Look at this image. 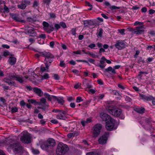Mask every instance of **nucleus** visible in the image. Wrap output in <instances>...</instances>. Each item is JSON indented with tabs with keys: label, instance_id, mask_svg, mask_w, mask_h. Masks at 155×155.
I'll use <instances>...</instances> for the list:
<instances>
[{
	"label": "nucleus",
	"instance_id": "obj_34",
	"mask_svg": "<svg viewBox=\"0 0 155 155\" xmlns=\"http://www.w3.org/2000/svg\"><path fill=\"white\" fill-rule=\"evenodd\" d=\"M60 25L63 28H65L67 27L65 23L63 22H61L60 23Z\"/></svg>",
	"mask_w": 155,
	"mask_h": 155
},
{
	"label": "nucleus",
	"instance_id": "obj_51",
	"mask_svg": "<svg viewBox=\"0 0 155 155\" xmlns=\"http://www.w3.org/2000/svg\"><path fill=\"white\" fill-rule=\"evenodd\" d=\"M96 46L94 44H90L88 46V47L91 48H93L94 47H95Z\"/></svg>",
	"mask_w": 155,
	"mask_h": 155
},
{
	"label": "nucleus",
	"instance_id": "obj_64",
	"mask_svg": "<svg viewBox=\"0 0 155 155\" xmlns=\"http://www.w3.org/2000/svg\"><path fill=\"white\" fill-rule=\"evenodd\" d=\"M89 91L92 94H94L96 92V90L94 89H91L89 90Z\"/></svg>",
	"mask_w": 155,
	"mask_h": 155
},
{
	"label": "nucleus",
	"instance_id": "obj_48",
	"mask_svg": "<svg viewBox=\"0 0 155 155\" xmlns=\"http://www.w3.org/2000/svg\"><path fill=\"white\" fill-rule=\"evenodd\" d=\"M10 53L8 51H5L3 53V55L5 56H6L10 55Z\"/></svg>",
	"mask_w": 155,
	"mask_h": 155
},
{
	"label": "nucleus",
	"instance_id": "obj_13",
	"mask_svg": "<svg viewBox=\"0 0 155 155\" xmlns=\"http://www.w3.org/2000/svg\"><path fill=\"white\" fill-rule=\"evenodd\" d=\"M106 60V58L104 56L102 57L100 61V64L97 66L102 69H104L106 66L105 63Z\"/></svg>",
	"mask_w": 155,
	"mask_h": 155
},
{
	"label": "nucleus",
	"instance_id": "obj_61",
	"mask_svg": "<svg viewBox=\"0 0 155 155\" xmlns=\"http://www.w3.org/2000/svg\"><path fill=\"white\" fill-rule=\"evenodd\" d=\"M74 136V134L73 133H71L68 134L67 135L68 137L69 138H71V137Z\"/></svg>",
	"mask_w": 155,
	"mask_h": 155
},
{
	"label": "nucleus",
	"instance_id": "obj_7",
	"mask_svg": "<svg viewBox=\"0 0 155 155\" xmlns=\"http://www.w3.org/2000/svg\"><path fill=\"white\" fill-rule=\"evenodd\" d=\"M43 29L48 33H50L53 31L54 28L52 25H50L48 22L44 21L42 23Z\"/></svg>",
	"mask_w": 155,
	"mask_h": 155
},
{
	"label": "nucleus",
	"instance_id": "obj_26",
	"mask_svg": "<svg viewBox=\"0 0 155 155\" xmlns=\"http://www.w3.org/2000/svg\"><path fill=\"white\" fill-rule=\"evenodd\" d=\"M17 6L18 8L21 9H23L25 8L26 6L25 4L22 3L20 5H18Z\"/></svg>",
	"mask_w": 155,
	"mask_h": 155
},
{
	"label": "nucleus",
	"instance_id": "obj_6",
	"mask_svg": "<svg viewBox=\"0 0 155 155\" xmlns=\"http://www.w3.org/2000/svg\"><path fill=\"white\" fill-rule=\"evenodd\" d=\"M20 140L22 142L29 143L31 142V137L27 132H23L21 133Z\"/></svg>",
	"mask_w": 155,
	"mask_h": 155
},
{
	"label": "nucleus",
	"instance_id": "obj_12",
	"mask_svg": "<svg viewBox=\"0 0 155 155\" xmlns=\"http://www.w3.org/2000/svg\"><path fill=\"white\" fill-rule=\"evenodd\" d=\"M40 55L45 57V61H48L50 58H53L54 56L50 53L47 52H42L40 53Z\"/></svg>",
	"mask_w": 155,
	"mask_h": 155
},
{
	"label": "nucleus",
	"instance_id": "obj_56",
	"mask_svg": "<svg viewBox=\"0 0 155 155\" xmlns=\"http://www.w3.org/2000/svg\"><path fill=\"white\" fill-rule=\"evenodd\" d=\"M67 100H68V101H69V102H71V101H72L74 100V99L71 97H69L68 98Z\"/></svg>",
	"mask_w": 155,
	"mask_h": 155
},
{
	"label": "nucleus",
	"instance_id": "obj_24",
	"mask_svg": "<svg viewBox=\"0 0 155 155\" xmlns=\"http://www.w3.org/2000/svg\"><path fill=\"white\" fill-rule=\"evenodd\" d=\"M28 32L30 34H33L35 35L36 33L34 32V29L32 27H29L28 30Z\"/></svg>",
	"mask_w": 155,
	"mask_h": 155
},
{
	"label": "nucleus",
	"instance_id": "obj_49",
	"mask_svg": "<svg viewBox=\"0 0 155 155\" xmlns=\"http://www.w3.org/2000/svg\"><path fill=\"white\" fill-rule=\"evenodd\" d=\"M38 37L43 39H44L46 38V35L45 34H41L39 35Z\"/></svg>",
	"mask_w": 155,
	"mask_h": 155
},
{
	"label": "nucleus",
	"instance_id": "obj_42",
	"mask_svg": "<svg viewBox=\"0 0 155 155\" xmlns=\"http://www.w3.org/2000/svg\"><path fill=\"white\" fill-rule=\"evenodd\" d=\"M43 2L44 3L46 4L47 5L48 7L49 6L50 2V0H43Z\"/></svg>",
	"mask_w": 155,
	"mask_h": 155
},
{
	"label": "nucleus",
	"instance_id": "obj_63",
	"mask_svg": "<svg viewBox=\"0 0 155 155\" xmlns=\"http://www.w3.org/2000/svg\"><path fill=\"white\" fill-rule=\"evenodd\" d=\"M4 9L5 10V11L6 12H8L9 11L8 8L7 7H6L5 5L4 7Z\"/></svg>",
	"mask_w": 155,
	"mask_h": 155
},
{
	"label": "nucleus",
	"instance_id": "obj_62",
	"mask_svg": "<svg viewBox=\"0 0 155 155\" xmlns=\"http://www.w3.org/2000/svg\"><path fill=\"white\" fill-rule=\"evenodd\" d=\"M104 4L107 7L110 6V3L107 1L105 2H104Z\"/></svg>",
	"mask_w": 155,
	"mask_h": 155
},
{
	"label": "nucleus",
	"instance_id": "obj_35",
	"mask_svg": "<svg viewBox=\"0 0 155 155\" xmlns=\"http://www.w3.org/2000/svg\"><path fill=\"white\" fill-rule=\"evenodd\" d=\"M83 100L82 99L81 97L80 96L78 97L77 98L76 101L77 103H79L81 101H82Z\"/></svg>",
	"mask_w": 155,
	"mask_h": 155
},
{
	"label": "nucleus",
	"instance_id": "obj_18",
	"mask_svg": "<svg viewBox=\"0 0 155 155\" xmlns=\"http://www.w3.org/2000/svg\"><path fill=\"white\" fill-rule=\"evenodd\" d=\"M11 79H10L9 78H5L3 79V81L6 83H7L8 84L11 86H14L15 84V82L11 80Z\"/></svg>",
	"mask_w": 155,
	"mask_h": 155
},
{
	"label": "nucleus",
	"instance_id": "obj_37",
	"mask_svg": "<svg viewBox=\"0 0 155 155\" xmlns=\"http://www.w3.org/2000/svg\"><path fill=\"white\" fill-rule=\"evenodd\" d=\"M103 29L101 28H100L99 29V31L98 34V36L99 37H101L103 33Z\"/></svg>",
	"mask_w": 155,
	"mask_h": 155
},
{
	"label": "nucleus",
	"instance_id": "obj_31",
	"mask_svg": "<svg viewBox=\"0 0 155 155\" xmlns=\"http://www.w3.org/2000/svg\"><path fill=\"white\" fill-rule=\"evenodd\" d=\"M32 151L34 154H38L40 153L38 150L34 149H32Z\"/></svg>",
	"mask_w": 155,
	"mask_h": 155
},
{
	"label": "nucleus",
	"instance_id": "obj_45",
	"mask_svg": "<svg viewBox=\"0 0 155 155\" xmlns=\"http://www.w3.org/2000/svg\"><path fill=\"white\" fill-rule=\"evenodd\" d=\"M54 77L56 80H58L59 79V77L58 75L56 74H54Z\"/></svg>",
	"mask_w": 155,
	"mask_h": 155
},
{
	"label": "nucleus",
	"instance_id": "obj_10",
	"mask_svg": "<svg viewBox=\"0 0 155 155\" xmlns=\"http://www.w3.org/2000/svg\"><path fill=\"white\" fill-rule=\"evenodd\" d=\"M109 136V133L105 132V134L99 138L98 140V142L100 144L103 145L106 144Z\"/></svg>",
	"mask_w": 155,
	"mask_h": 155
},
{
	"label": "nucleus",
	"instance_id": "obj_50",
	"mask_svg": "<svg viewBox=\"0 0 155 155\" xmlns=\"http://www.w3.org/2000/svg\"><path fill=\"white\" fill-rule=\"evenodd\" d=\"M50 122L54 124H57L58 123V121L56 119H53L51 120Z\"/></svg>",
	"mask_w": 155,
	"mask_h": 155
},
{
	"label": "nucleus",
	"instance_id": "obj_58",
	"mask_svg": "<svg viewBox=\"0 0 155 155\" xmlns=\"http://www.w3.org/2000/svg\"><path fill=\"white\" fill-rule=\"evenodd\" d=\"M141 11L142 12H145L147 11V8L145 7H143L141 9Z\"/></svg>",
	"mask_w": 155,
	"mask_h": 155
},
{
	"label": "nucleus",
	"instance_id": "obj_39",
	"mask_svg": "<svg viewBox=\"0 0 155 155\" xmlns=\"http://www.w3.org/2000/svg\"><path fill=\"white\" fill-rule=\"evenodd\" d=\"M118 31L122 35L125 34L124 33L125 29H118Z\"/></svg>",
	"mask_w": 155,
	"mask_h": 155
},
{
	"label": "nucleus",
	"instance_id": "obj_9",
	"mask_svg": "<svg viewBox=\"0 0 155 155\" xmlns=\"http://www.w3.org/2000/svg\"><path fill=\"white\" fill-rule=\"evenodd\" d=\"M109 112L115 116H119L122 114V110L119 108H115L113 109H109Z\"/></svg>",
	"mask_w": 155,
	"mask_h": 155
},
{
	"label": "nucleus",
	"instance_id": "obj_29",
	"mask_svg": "<svg viewBox=\"0 0 155 155\" xmlns=\"http://www.w3.org/2000/svg\"><path fill=\"white\" fill-rule=\"evenodd\" d=\"M28 101L29 103H31L32 104H37L38 102H37L36 100L33 99H29L28 100Z\"/></svg>",
	"mask_w": 155,
	"mask_h": 155
},
{
	"label": "nucleus",
	"instance_id": "obj_33",
	"mask_svg": "<svg viewBox=\"0 0 155 155\" xmlns=\"http://www.w3.org/2000/svg\"><path fill=\"white\" fill-rule=\"evenodd\" d=\"M18 111V109L16 107H12L11 110V111L12 113H15L17 112Z\"/></svg>",
	"mask_w": 155,
	"mask_h": 155
},
{
	"label": "nucleus",
	"instance_id": "obj_47",
	"mask_svg": "<svg viewBox=\"0 0 155 155\" xmlns=\"http://www.w3.org/2000/svg\"><path fill=\"white\" fill-rule=\"evenodd\" d=\"M87 53H89V55L91 56L93 58H95L96 57V56L93 53L91 52H90L89 51H88Z\"/></svg>",
	"mask_w": 155,
	"mask_h": 155
},
{
	"label": "nucleus",
	"instance_id": "obj_32",
	"mask_svg": "<svg viewBox=\"0 0 155 155\" xmlns=\"http://www.w3.org/2000/svg\"><path fill=\"white\" fill-rule=\"evenodd\" d=\"M86 155H100L98 153H94L92 152H90L87 153Z\"/></svg>",
	"mask_w": 155,
	"mask_h": 155
},
{
	"label": "nucleus",
	"instance_id": "obj_25",
	"mask_svg": "<svg viewBox=\"0 0 155 155\" xmlns=\"http://www.w3.org/2000/svg\"><path fill=\"white\" fill-rule=\"evenodd\" d=\"M12 17L17 21H21L23 23H24L25 22V21L24 20H18V18L16 17V15L14 14H13L12 15Z\"/></svg>",
	"mask_w": 155,
	"mask_h": 155
},
{
	"label": "nucleus",
	"instance_id": "obj_22",
	"mask_svg": "<svg viewBox=\"0 0 155 155\" xmlns=\"http://www.w3.org/2000/svg\"><path fill=\"white\" fill-rule=\"evenodd\" d=\"M105 71L106 72H111V73L113 74H115L116 72L114 70V69H113L110 66L108 67L107 68L105 69Z\"/></svg>",
	"mask_w": 155,
	"mask_h": 155
},
{
	"label": "nucleus",
	"instance_id": "obj_36",
	"mask_svg": "<svg viewBox=\"0 0 155 155\" xmlns=\"http://www.w3.org/2000/svg\"><path fill=\"white\" fill-rule=\"evenodd\" d=\"M59 65L61 67H65V64L63 61H60Z\"/></svg>",
	"mask_w": 155,
	"mask_h": 155
},
{
	"label": "nucleus",
	"instance_id": "obj_23",
	"mask_svg": "<svg viewBox=\"0 0 155 155\" xmlns=\"http://www.w3.org/2000/svg\"><path fill=\"white\" fill-rule=\"evenodd\" d=\"M135 111L140 114L144 113L145 111V109L143 107L137 108L135 109Z\"/></svg>",
	"mask_w": 155,
	"mask_h": 155
},
{
	"label": "nucleus",
	"instance_id": "obj_3",
	"mask_svg": "<svg viewBox=\"0 0 155 155\" xmlns=\"http://www.w3.org/2000/svg\"><path fill=\"white\" fill-rule=\"evenodd\" d=\"M68 150L69 148L67 145L60 142L58 145L56 150L57 153L58 155H61L65 154Z\"/></svg>",
	"mask_w": 155,
	"mask_h": 155
},
{
	"label": "nucleus",
	"instance_id": "obj_55",
	"mask_svg": "<svg viewBox=\"0 0 155 155\" xmlns=\"http://www.w3.org/2000/svg\"><path fill=\"white\" fill-rule=\"evenodd\" d=\"M50 16L52 18H54L55 17V14L53 13H50Z\"/></svg>",
	"mask_w": 155,
	"mask_h": 155
},
{
	"label": "nucleus",
	"instance_id": "obj_57",
	"mask_svg": "<svg viewBox=\"0 0 155 155\" xmlns=\"http://www.w3.org/2000/svg\"><path fill=\"white\" fill-rule=\"evenodd\" d=\"M2 46L3 48H6L7 49H8L10 47L9 45H7L3 44L2 45Z\"/></svg>",
	"mask_w": 155,
	"mask_h": 155
},
{
	"label": "nucleus",
	"instance_id": "obj_17",
	"mask_svg": "<svg viewBox=\"0 0 155 155\" xmlns=\"http://www.w3.org/2000/svg\"><path fill=\"white\" fill-rule=\"evenodd\" d=\"M56 117L59 119L63 120L65 119V117L64 111L63 110H61L58 115H57Z\"/></svg>",
	"mask_w": 155,
	"mask_h": 155
},
{
	"label": "nucleus",
	"instance_id": "obj_59",
	"mask_svg": "<svg viewBox=\"0 0 155 155\" xmlns=\"http://www.w3.org/2000/svg\"><path fill=\"white\" fill-rule=\"evenodd\" d=\"M41 71L43 72L45 71H48L45 67H42L41 68Z\"/></svg>",
	"mask_w": 155,
	"mask_h": 155
},
{
	"label": "nucleus",
	"instance_id": "obj_8",
	"mask_svg": "<svg viewBox=\"0 0 155 155\" xmlns=\"http://www.w3.org/2000/svg\"><path fill=\"white\" fill-rule=\"evenodd\" d=\"M102 125L100 124H96L93 127V134L94 136L97 137L100 134Z\"/></svg>",
	"mask_w": 155,
	"mask_h": 155
},
{
	"label": "nucleus",
	"instance_id": "obj_5",
	"mask_svg": "<svg viewBox=\"0 0 155 155\" xmlns=\"http://www.w3.org/2000/svg\"><path fill=\"white\" fill-rule=\"evenodd\" d=\"M9 147L10 148L12 149L14 152L16 154H21L23 153V149L18 142L10 144Z\"/></svg>",
	"mask_w": 155,
	"mask_h": 155
},
{
	"label": "nucleus",
	"instance_id": "obj_52",
	"mask_svg": "<svg viewBox=\"0 0 155 155\" xmlns=\"http://www.w3.org/2000/svg\"><path fill=\"white\" fill-rule=\"evenodd\" d=\"M81 84L80 83H78L76 84L74 86V88L76 89L78 88L81 86Z\"/></svg>",
	"mask_w": 155,
	"mask_h": 155
},
{
	"label": "nucleus",
	"instance_id": "obj_11",
	"mask_svg": "<svg viewBox=\"0 0 155 155\" xmlns=\"http://www.w3.org/2000/svg\"><path fill=\"white\" fill-rule=\"evenodd\" d=\"M126 46V43L124 41L118 40L117 41L114 45L116 48L119 50L124 48Z\"/></svg>",
	"mask_w": 155,
	"mask_h": 155
},
{
	"label": "nucleus",
	"instance_id": "obj_20",
	"mask_svg": "<svg viewBox=\"0 0 155 155\" xmlns=\"http://www.w3.org/2000/svg\"><path fill=\"white\" fill-rule=\"evenodd\" d=\"M55 99L56 100L58 103L63 105L64 102V101L63 100V97H54Z\"/></svg>",
	"mask_w": 155,
	"mask_h": 155
},
{
	"label": "nucleus",
	"instance_id": "obj_15",
	"mask_svg": "<svg viewBox=\"0 0 155 155\" xmlns=\"http://www.w3.org/2000/svg\"><path fill=\"white\" fill-rule=\"evenodd\" d=\"M143 29V27L142 26L137 27L134 30V33L137 34H141L144 31V30Z\"/></svg>",
	"mask_w": 155,
	"mask_h": 155
},
{
	"label": "nucleus",
	"instance_id": "obj_28",
	"mask_svg": "<svg viewBox=\"0 0 155 155\" xmlns=\"http://www.w3.org/2000/svg\"><path fill=\"white\" fill-rule=\"evenodd\" d=\"M45 97L47 98L48 100L51 101V96L47 93H45L44 94Z\"/></svg>",
	"mask_w": 155,
	"mask_h": 155
},
{
	"label": "nucleus",
	"instance_id": "obj_44",
	"mask_svg": "<svg viewBox=\"0 0 155 155\" xmlns=\"http://www.w3.org/2000/svg\"><path fill=\"white\" fill-rule=\"evenodd\" d=\"M38 2L36 1H35L34 2L33 7L35 8L38 6Z\"/></svg>",
	"mask_w": 155,
	"mask_h": 155
},
{
	"label": "nucleus",
	"instance_id": "obj_16",
	"mask_svg": "<svg viewBox=\"0 0 155 155\" xmlns=\"http://www.w3.org/2000/svg\"><path fill=\"white\" fill-rule=\"evenodd\" d=\"M140 97L144 101H150L154 99V97L152 96H147L143 94H141Z\"/></svg>",
	"mask_w": 155,
	"mask_h": 155
},
{
	"label": "nucleus",
	"instance_id": "obj_41",
	"mask_svg": "<svg viewBox=\"0 0 155 155\" xmlns=\"http://www.w3.org/2000/svg\"><path fill=\"white\" fill-rule=\"evenodd\" d=\"M88 61L89 62H90V63H91L93 64H95V60L92 59V58H89L88 59Z\"/></svg>",
	"mask_w": 155,
	"mask_h": 155
},
{
	"label": "nucleus",
	"instance_id": "obj_21",
	"mask_svg": "<svg viewBox=\"0 0 155 155\" xmlns=\"http://www.w3.org/2000/svg\"><path fill=\"white\" fill-rule=\"evenodd\" d=\"M16 60V59L15 57H12L9 58L8 61L9 64L11 65H13L15 63Z\"/></svg>",
	"mask_w": 155,
	"mask_h": 155
},
{
	"label": "nucleus",
	"instance_id": "obj_30",
	"mask_svg": "<svg viewBox=\"0 0 155 155\" xmlns=\"http://www.w3.org/2000/svg\"><path fill=\"white\" fill-rule=\"evenodd\" d=\"M109 8L111 10H113L116 9H119L120 8V7L115 6L114 5L110 6Z\"/></svg>",
	"mask_w": 155,
	"mask_h": 155
},
{
	"label": "nucleus",
	"instance_id": "obj_43",
	"mask_svg": "<svg viewBox=\"0 0 155 155\" xmlns=\"http://www.w3.org/2000/svg\"><path fill=\"white\" fill-rule=\"evenodd\" d=\"M90 102V101H87L84 102L83 104L84 106L86 107L88 104Z\"/></svg>",
	"mask_w": 155,
	"mask_h": 155
},
{
	"label": "nucleus",
	"instance_id": "obj_54",
	"mask_svg": "<svg viewBox=\"0 0 155 155\" xmlns=\"http://www.w3.org/2000/svg\"><path fill=\"white\" fill-rule=\"evenodd\" d=\"M26 103L24 101H21L20 102V104L21 106H24L26 105Z\"/></svg>",
	"mask_w": 155,
	"mask_h": 155
},
{
	"label": "nucleus",
	"instance_id": "obj_1",
	"mask_svg": "<svg viewBox=\"0 0 155 155\" xmlns=\"http://www.w3.org/2000/svg\"><path fill=\"white\" fill-rule=\"evenodd\" d=\"M101 117L103 120L106 121L105 127L107 130L108 131L112 130L115 123V120L106 114H103Z\"/></svg>",
	"mask_w": 155,
	"mask_h": 155
},
{
	"label": "nucleus",
	"instance_id": "obj_2",
	"mask_svg": "<svg viewBox=\"0 0 155 155\" xmlns=\"http://www.w3.org/2000/svg\"><path fill=\"white\" fill-rule=\"evenodd\" d=\"M43 144H41V148L43 149L46 150H48L55 145V142L54 140L52 138L48 139L46 142L41 141Z\"/></svg>",
	"mask_w": 155,
	"mask_h": 155
},
{
	"label": "nucleus",
	"instance_id": "obj_19",
	"mask_svg": "<svg viewBox=\"0 0 155 155\" xmlns=\"http://www.w3.org/2000/svg\"><path fill=\"white\" fill-rule=\"evenodd\" d=\"M37 104L39 105L44 104L45 105V107H47L48 102L46 101V100L44 98H41L40 100V102H38Z\"/></svg>",
	"mask_w": 155,
	"mask_h": 155
},
{
	"label": "nucleus",
	"instance_id": "obj_14",
	"mask_svg": "<svg viewBox=\"0 0 155 155\" xmlns=\"http://www.w3.org/2000/svg\"><path fill=\"white\" fill-rule=\"evenodd\" d=\"M33 90L34 92L38 96L41 97L43 95V93L40 88L35 87L33 88Z\"/></svg>",
	"mask_w": 155,
	"mask_h": 155
},
{
	"label": "nucleus",
	"instance_id": "obj_46",
	"mask_svg": "<svg viewBox=\"0 0 155 155\" xmlns=\"http://www.w3.org/2000/svg\"><path fill=\"white\" fill-rule=\"evenodd\" d=\"M40 105V106H41L42 107H43L44 108V110H45L48 109V106H49L48 104H48H47V107H45V105L44 104H42V105Z\"/></svg>",
	"mask_w": 155,
	"mask_h": 155
},
{
	"label": "nucleus",
	"instance_id": "obj_4",
	"mask_svg": "<svg viewBox=\"0 0 155 155\" xmlns=\"http://www.w3.org/2000/svg\"><path fill=\"white\" fill-rule=\"evenodd\" d=\"M7 75L8 78L12 80H15L20 83H21L24 81V78L25 79H27L29 77L28 76H25L23 77L22 76L16 74L15 73H10L7 74Z\"/></svg>",
	"mask_w": 155,
	"mask_h": 155
},
{
	"label": "nucleus",
	"instance_id": "obj_53",
	"mask_svg": "<svg viewBox=\"0 0 155 155\" xmlns=\"http://www.w3.org/2000/svg\"><path fill=\"white\" fill-rule=\"evenodd\" d=\"M89 20H85L84 21V25L85 26H87L89 25Z\"/></svg>",
	"mask_w": 155,
	"mask_h": 155
},
{
	"label": "nucleus",
	"instance_id": "obj_60",
	"mask_svg": "<svg viewBox=\"0 0 155 155\" xmlns=\"http://www.w3.org/2000/svg\"><path fill=\"white\" fill-rule=\"evenodd\" d=\"M70 106L72 108H74L75 107V104L73 102H71L70 104Z\"/></svg>",
	"mask_w": 155,
	"mask_h": 155
},
{
	"label": "nucleus",
	"instance_id": "obj_40",
	"mask_svg": "<svg viewBox=\"0 0 155 155\" xmlns=\"http://www.w3.org/2000/svg\"><path fill=\"white\" fill-rule=\"evenodd\" d=\"M54 27L56 29L58 30L61 28V26L60 24H55L54 25Z\"/></svg>",
	"mask_w": 155,
	"mask_h": 155
},
{
	"label": "nucleus",
	"instance_id": "obj_38",
	"mask_svg": "<svg viewBox=\"0 0 155 155\" xmlns=\"http://www.w3.org/2000/svg\"><path fill=\"white\" fill-rule=\"evenodd\" d=\"M76 29L75 28H73L72 29L71 31V33L73 35H75L76 34Z\"/></svg>",
	"mask_w": 155,
	"mask_h": 155
},
{
	"label": "nucleus",
	"instance_id": "obj_27",
	"mask_svg": "<svg viewBox=\"0 0 155 155\" xmlns=\"http://www.w3.org/2000/svg\"><path fill=\"white\" fill-rule=\"evenodd\" d=\"M49 78V77L48 74L46 73L42 76L41 80H43L44 79H47Z\"/></svg>",
	"mask_w": 155,
	"mask_h": 155
}]
</instances>
